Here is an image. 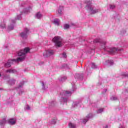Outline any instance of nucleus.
<instances>
[{"instance_id": "f257e3e1", "label": "nucleus", "mask_w": 128, "mask_h": 128, "mask_svg": "<svg viewBox=\"0 0 128 128\" xmlns=\"http://www.w3.org/2000/svg\"><path fill=\"white\" fill-rule=\"evenodd\" d=\"M30 49L28 48H26L24 50H20L18 52V56L19 58L16 59H12L11 60H8V62L5 64L4 66L6 68H10L11 64H12L14 62H23L24 60L26 58V54L30 52Z\"/></svg>"}, {"instance_id": "f03ea898", "label": "nucleus", "mask_w": 128, "mask_h": 128, "mask_svg": "<svg viewBox=\"0 0 128 128\" xmlns=\"http://www.w3.org/2000/svg\"><path fill=\"white\" fill-rule=\"evenodd\" d=\"M94 42H100V48L101 49L104 50L105 52H108L110 54H114L118 52H120L124 50L122 49L116 48L114 47L108 48L106 46V42L102 40V39H95L94 40Z\"/></svg>"}, {"instance_id": "7ed1b4c3", "label": "nucleus", "mask_w": 128, "mask_h": 128, "mask_svg": "<svg viewBox=\"0 0 128 128\" xmlns=\"http://www.w3.org/2000/svg\"><path fill=\"white\" fill-rule=\"evenodd\" d=\"M76 90V88H74L72 91H65L62 90L60 92V95L62 96L61 98L60 99V102H68V96H72V94L74 92V91Z\"/></svg>"}, {"instance_id": "20e7f679", "label": "nucleus", "mask_w": 128, "mask_h": 128, "mask_svg": "<svg viewBox=\"0 0 128 128\" xmlns=\"http://www.w3.org/2000/svg\"><path fill=\"white\" fill-rule=\"evenodd\" d=\"M86 4V8L88 12H90L91 14H96V12H100V8H95L94 9V5L92 2V0H86L85 2Z\"/></svg>"}, {"instance_id": "39448f33", "label": "nucleus", "mask_w": 128, "mask_h": 128, "mask_svg": "<svg viewBox=\"0 0 128 128\" xmlns=\"http://www.w3.org/2000/svg\"><path fill=\"white\" fill-rule=\"evenodd\" d=\"M52 42H54L56 48H60L62 46V39L60 36H55L52 38Z\"/></svg>"}, {"instance_id": "423d86ee", "label": "nucleus", "mask_w": 128, "mask_h": 128, "mask_svg": "<svg viewBox=\"0 0 128 128\" xmlns=\"http://www.w3.org/2000/svg\"><path fill=\"white\" fill-rule=\"evenodd\" d=\"M22 14H20L18 15L16 18H15V20H10L11 23L12 24H10V25L8 26V30H14V24H16V20H22Z\"/></svg>"}, {"instance_id": "0eeeda50", "label": "nucleus", "mask_w": 128, "mask_h": 128, "mask_svg": "<svg viewBox=\"0 0 128 128\" xmlns=\"http://www.w3.org/2000/svg\"><path fill=\"white\" fill-rule=\"evenodd\" d=\"M54 54V50H46L43 54V56L44 58H48V56H52Z\"/></svg>"}, {"instance_id": "6e6552de", "label": "nucleus", "mask_w": 128, "mask_h": 128, "mask_svg": "<svg viewBox=\"0 0 128 128\" xmlns=\"http://www.w3.org/2000/svg\"><path fill=\"white\" fill-rule=\"evenodd\" d=\"M94 118V115L90 113L88 115H87L85 118L81 120V122H82V124H86V122H88V120H90V118Z\"/></svg>"}, {"instance_id": "1a4fd4ad", "label": "nucleus", "mask_w": 128, "mask_h": 128, "mask_svg": "<svg viewBox=\"0 0 128 128\" xmlns=\"http://www.w3.org/2000/svg\"><path fill=\"white\" fill-rule=\"evenodd\" d=\"M28 28H26L24 29V32H21L20 34V36L24 40H26V38H28Z\"/></svg>"}, {"instance_id": "9d476101", "label": "nucleus", "mask_w": 128, "mask_h": 128, "mask_svg": "<svg viewBox=\"0 0 128 128\" xmlns=\"http://www.w3.org/2000/svg\"><path fill=\"white\" fill-rule=\"evenodd\" d=\"M74 77L76 78H78V80H82V79L84 78V74H76Z\"/></svg>"}, {"instance_id": "9b49d317", "label": "nucleus", "mask_w": 128, "mask_h": 128, "mask_svg": "<svg viewBox=\"0 0 128 128\" xmlns=\"http://www.w3.org/2000/svg\"><path fill=\"white\" fill-rule=\"evenodd\" d=\"M16 118H11L8 121V123L9 124H11L12 126H14V124H16Z\"/></svg>"}, {"instance_id": "f8f14e48", "label": "nucleus", "mask_w": 128, "mask_h": 128, "mask_svg": "<svg viewBox=\"0 0 128 128\" xmlns=\"http://www.w3.org/2000/svg\"><path fill=\"white\" fill-rule=\"evenodd\" d=\"M6 124V118H3L0 121V126H4Z\"/></svg>"}, {"instance_id": "ddd939ff", "label": "nucleus", "mask_w": 128, "mask_h": 128, "mask_svg": "<svg viewBox=\"0 0 128 128\" xmlns=\"http://www.w3.org/2000/svg\"><path fill=\"white\" fill-rule=\"evenodd\" d=\"M36 18L38 20H40V18H42V14L40 12H38L36 14Z\"/></svg>"}, {"instance_id": "4468645a", "label": "nucleus", "mask_w": 128, "mask_h": 128, "mask_svg": "<svg viewBox=\"0 0 128 128\" xmlns=\"http://www.w3.org/2000/svg\"><path fill=\"white\" fill-rule=\"evenodd\" d=\"M8 84H10L11 86L14 84H16V80L14 78L8 81Z\"/></svg>"}, {"instance_id": "2eb2a0df", "label": "nucleus", "mask_w": 128, "mask_h": 128, "mask_svg": "<svg viewBox=\"0 0 128 128\" xmlns=\"http://www.w3.org/2000/svg\"><path fill=\"white\" fill-rule=\"evenodd\" d=\"M62 10H64V6H60L58 10V14L60 15L62 14Z\"/></svg>"}, {"instance_id": "dca6fc26", "label": "nucleus", "mask_w": 128, "mask_h": 128, "mask_svg": "<svg viewBox=\"0 0 128 128\" xmlns=\"http://www.w3.org/2000/svg\"><path fill=\"white\" fill-rule=\"evenodd\" d=\"M60 19H54L53 24H54L55 26H60Z\"/></svg>"}, {"instance_id": "f3484780", "label": "nucleus", "mask_w": 128, "mask_h": 128, "mask_svg": "<svg viewBox=\"0 0 128 128\" xmlns=\"http://www.w3.org/2000/svg\"><path fill=\"white\" fill-rule=\"evenodd\" d=\"M66 76H64L60 78H59V81L60 82H66Z\"/></svg>"}, {"instance_id": "a211bd4d", "label": "nucleus", "mask_w": 128, "mask_h": 128, "mask_svg": "<svg viewBox=\"0 0 128 128\" xmlns=\"http://www.w3.org/2000/svg\"><path fill=\"white\" fill-rule=\"evenodd\" d=\"M32 10L31 8H24L23 10L24 14H28V12H30V10Z\"/></svg>"}, {"instance_id": "6ab92c4d", "label": "nucleus", "mask_w": 128, "mask_h": 128, "mask_svg": "<svg viewBox=\"0 0 128 128\" xmlns=\"http://www.w3.org/2000/svg\"><path fill=\"white\" fill-rule=\"evenodd\" d=\"M16 70H6V72H9V74H14Z\"/></svg>"}, {"instance_id": "aec40b11", "label": "nucleus", "mask_w": 128, "mask_h": 128, "mask_svg": "<svg viewBox=\"0 0 128 128\" xmlns=\"http://www.w3.org/2000/svg\"><path fill=\"white\" fill-rule=\"evenodd\" d=\"M24 84V81L21 82L18 87V90L22 88Z\"/></svg>"}, {"instance_id": "412c9836", "label": "nucleus", "mask_w": 128, "mask_h": 128, "mask_svg": "<svg viewBox=\"0 0 128 128\" xmlns=\"http://www.w3.org/2000/svg\"><path fill=\"white\" fill-rule=\"evenodd\" d=\"M106 62L110 66H112L114 64V61L112 60H108L106 61Z\"/></svg>"}, {"instance_id": "4be33fe9", "label": "nucleus", "mask_w": 128, "mask_h": 128, "mask_svg": "<svg viewBox=\"0 0 128 128\" xmlns=\"http://www.w3.org/2000/svg\"><path fill=\"white\" fill-rule=\"evenodd\" d=\"M68 126L70 128H76V124L72 122L68 124Z\"/></svg>"}, {"instance_id": "5701e85b", "label": "nucleus", "mask_w": 128, "mask_h": 128, "mask_svg": "<svg viewBox=\"0 0 128 128\" xmlns=\"http://www.w3.org/2000/svg\"><path fill=\"white\" fill-rule=\"evenodd\" d=\"M0 28H6V23L4 22L0 24Z\"/></svg>"}, {"instance_id": "b1692460", "label": "nucleus", "mask_w": 128, "mask_h": 128, "mask_svg": "<svg viewBox=\"0 0 128 128\" xmlns=\"http://www.w3.org/2000/svg\"><path fill=\"white\" fill-rule=\"evenodd\" d=\"M104 108H99L97 110V114H102V112H104Z\"/></svg>"}, {"instance_id": "393cba45", "label": "nucleus", "mask_w": 128, "mask_h": 128, "mask_svg": "<svg viewBox=\"0 0 128 128\" xmlns=\"http://www.w3.org/2000/svg\"><path fill=\"white\" fill-rule=\"evenodd\" d=\"M68 28H70V25L68 24H64V30H68Z\"/></svg>"}, {"instance_id": "a878e982", "label": "nucleus", "mask_w": 128, "mask_h": 128, "mask_svg": "<svg viewBox=\"0 0 128 128\" xmlns=\"http://www.w3.org/2000/svg\"><path fill=\"white\" fill-rule=\"evenodd\" d=\"M98 68V66L96 64L94 63L92 64V68Z\"/></svg>"}, {"instance_id": "bb28decb", "label": "nucleus", "mask_w": 128, "mask_h": 128, "mask_svg": "<svg viewBox=\"0 0 128 128\" xmlns=\"http://www.w3.org/2000/svg\"><path fill=\"white\" fill-rule=\"evenodd\" d=\"M78 104H79V102H74L73 103L74 107L76 108V106H78Z\"/></svg>"}, {"instance_id": "cd10ccee", "label": "nucleus", "mask_w": 128, "mask_h": 128, "mask_svg": "<svg viewBox=\"0 0 128 128\" xmlns=\"http://www.w3.org/2000/svg\"><path fill=\"white\" fill-rule=\"evenodd\" d=\"M111 100H118V98L116 96H112L110 98Z\"/></svg>"}, {"instance_id": "c85d7f7f", "label": "nucleus", "mask_w": 128, "mask_h": 128, "mask_svg": "<svg viewBox=\"0 0 128 128\" xmlns=\"http://www.w3.org/2000/svg\"><path fill=\"white\" fill-rule=\"evenodd\" d=\"M110 8L111 10H114V8H116V6L110 4Z\"/></svg>"}, {"instance_id": "c756f323", "label": "nucleus", "mask_w": 128, "mask_h": 128, "mask_svg": "<svg viewBox=\"0 0 128 128\" xmlns=\"http://www.w3.org/2000/svg\"><path fill=\"white\" fill-rule=\"evenodd\" d=\"M42 90H46V86H44V82H42Z\"/></svg>"}, {"instance_id": "7c9ffc66", "label": "nucleus", "mask_w": 128, "mask_h": 128, "mask_svg": "<svg viewBox=\"0 0 128 128\" xmlns=\"http://www.w3.org/2000/svg\"><path fill=\"white\" fill-rule=\"evenodd\" d=\"M54 104H56V102L54 101H52L50 103V106H54Z\"/></svg>"}, {"instance_id": "2f4dec72", "label": "nucleus", "mask_w": 128, "mask_h": 128, "mask_svg": "<svg viewBox=\"0 0 128 128\" xmlns=\"http://www.w3.org/2000/svg\"><path fill=\"white\" fill-rule=\"evenodd\" d=\"M56 120H53L52 121H51V124H56Z\"/></svg>"}, {"instance_id": "473e14b6", "label": "nucleus", "mask_w": 128, "mask_h": 128, "mask_svg": "<svg viewBox=\"0 0 128 128\" xmlns=\"http://www.w3.org/2000/svg\"><path fill=\"white\" fill-rule=\"evenodd\" d=\"M24 94V90H20V91H19L18 94L20 96V94Z\"/></svg>"}, {"instance_id": "72a5a7b5", "label": "nucleus", "mask_w": 128, "mask_h": 128, "mask_svg": "<svg viewBox=\"0 0 128 128\" xmlns=\"http://www.w3.org/2000/svg\"><path fill=\"white\" fill-rule=\"evenodd\" d=\"M62 54L63 58H66V52H63Z\"/></svg>"}, {"instance_id": "f704fd0d", "label": "nucleus", "mask_w": 128, "mask_h": 128, "mask_svg": "<svg viewBox=\"0 0 128 128\" xmlns=\"http://www.w3.org/2000/svg\"><path fill=\"white\" fill-rule=\"evenodd\" d=\"M118 128H124V126L123 125V124H120Z\"/></svg>"}, {"instance_id": "c9c22d12", "label": "nucleus", "mask_w": 128, "mask_h": 128, "mask_svg": "<svg viewBox=\"0 0 128 128\" xmlns=\"http://www.w3.org/2000/svg\"><path fill=\"white\" fill-rule=\"evenodd\" d=\"M26 110H30V107L28 106H27L26 107Z\"/></svg>"}, {"instance_id": "e433bc0d", "label": "nucleus", "mask_w": 128, "mask_h": 128, "mask_svg": "<svg viewBox=\"0 0 128 128\" xmlns=\"http://www.w3.org/2000/svg\"><path fill=\"white\" fill-rule=\"evenodd\" d=\"M108 125H106L105 126H104L103 128H108Z\"/></svg>"}, {"instance_id": "4c0bfd02", "label": "nucleus", "mask_w": 128, "mask_h": 128, "mask_svg": "<svg viewBox=\"0 0 128 128\" xmlns=\"http://www.w3.org/2000/svg\"><path fill=\"white\" fill-rule=\"evenodd\" d=\"M126 31L125 30H124L122 33L123 34H126Z\"/></svg>"}, {"instance_id": "58836bf2", "label": "nucleus", "mask_w": 128, "mask_h": 128, "mask_svg": "<svg viewBox=\"0 0 128 128\" xmlns=\"http://www.w3.org/2000/svg\"><path fill=\"white\" fill-rule=\"evenodd\" d=\"M126 92H128V88H126Z\"/></svg>"}, {"instance_id": "ea45409f", "label": "nucleus", "mask_w": 128, "mask_h": 128, "mask_svg": "<svg viewBox=\"0 0 128 128\" xmlns=\"http://www.w3.org/2000/svg\"><path fill=\"white\" fill-rule=\"evenodd\" d=\"M66 66V64H64L63 68H64V66Z\"/></svg>"}, {"instance_id": "a19ab883", "label": "nucleus", "mask_w": 128, "mask_h": 128, "mask_svg": "<svg viewBox=\"0 0 128 128\" xmlns=\"http://www.w3.org/2000/svg\"><path fill=\"white\" fill-rule=\"evenodd\" d=\"M104 90H105V92H106L107 90L105 89Z\"/></svg>"}, {"instance_id": "79ce46f5", "label": "nucleus", "mask_w": 128, "mask_h": 128, "mask_svg": "<svg viewBox=\"0 0 128 128\" xmlns=\"http://www.w3.org/2000/svg\"><path fill=\"white\" fill-rule=\"evenodd\" d=\"M2 90V88H0V90Z\"/></svg>"}, {"instance_id": "37998d69", "label": "nucleus", "mask_w": 128, "mask_h": 128, "mask_svg": "<svg viewBox=\"0 0 128 128\" xmlns=\"http://www.w3.org/2000/svg\"><path fill=\"white\" fill-rule=\"evenodd\" d=\"M79 102V103H80V101H79V102Z\"/></svg>"}, {"instance_id": "c03bdc74", "label": "nucleus", "mask_w": 128, "mask_h": 128, "mask_svg": "<svg viewBox=\"0 0 128 128\" xmlns=\"http://www.w3.org/2000/svg\"><path fill=\"white\" fill-rule=\"evenodd\" d=\"M0 76H2V74H0Z\"/></svg>"}]
</instances>
